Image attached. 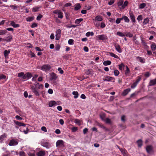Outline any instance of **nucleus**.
<instances>
[{"mask_svg":"<svg viewBox=\"0 0 156 156\" xmlns=\"http://www.w3.org/2000/svg\"><path fill=\"white\" fill-rule=\"evenodd\" d=\"M41 144L42 146L47 149H49L51 147V144L47 141L43 140L41 142Z\"/></svg>","mask_w":156,"mask_h":156,"instance_id":"obj_1","label":"nucleus"},{"mask_svg":"<svg viewBox=\"0 0 156 156\" xmlns=\"http://www.w3.org/2000/svg\"><path fill=\"white\" fill-rule=\"evenodd\" d=\"M51 68V66L50 65L45 64L41 67V69L43 71L47 72Z\"/></svg>","mask_w":156,"mask_h":156,"instance_id":"obj_2","label":"nucleus"},{"mask_svg":"<svg viewBox=\"0 0 156 156\" xmlns=\"http://www.w3.org/2000/svg\"><path fill=\"white\" fill-rule=\"evenodd\" d=\"M53 13L58 16V17L60 19H62L63 17V13L60 10H55Z\"/></svg>","mask_w":156,"mask_h":156,"instance_id":"obj_3","label":"nucleus"},{"mask_svg":"<svg viewBox=\"0 0 156 156\" xmlns=\"http://www.w3.org/2000/svg\"><path fill=\"white\" fill-rule=\"evenodd\" d=\"M61 30L60 29H58L55 34V39L57 40L59 39L61 37Z\"/></svg>","mask_w":156,"mask_h":156,"instance_id":"obj_4","label":"nucleus"},{"mask_svg":"<svg viewBox=\"0 0 156 156\" xmlns=\"http://www.w3.org/2000/svg\"><path fill=\"white\" fill-rule=\"evenodd\" d=\"M114 79V78L112 77L105 76L104 77L103 80L105 81H111Z\"/></svg>","mask_w":156,"mask_h":156,"instance_id":"obj_5","label":"nucleus"},{"mask_svg":"<svg viewBox=\"0 0 156 156\" xmlns=\"http://www.w3.org/2000/svg\"><path fill=\"white\" fill-rule=\"evenodd\" d=\"M64 142L61 140H58L56 142V146L57 147H62L64 145Z\"/></svg>","mask_w":156,"mask_h":156,"instance_id":"obj_6","label":"nucleus"},{"mask_svg":"<svg viewBox=\"0 0 156 156\" xmlns=\"http://www.w3.org/2000/svg\"><path fill=\"white\" fill-rule=\"evenodd\" d=\"M18 144V142L16 140L12 139L10 140L9 145L10 146H14L17 145Z\"/></svg>","mask_w":156,"mask_h":156,"instance_id":"obj_7","label":"nucleus"},{"mask_svg":"<svg viewBox=\"0 0 156 156\" xmlns=\"http://www.w3.org/2000/svg\"><path fill=\"white\" fill-rule=\"evenodd\" d=\"M31 89L32 90V92L34 94L37 96H39L40 95L38 91L37 90V89L34 87V86H32L31 87Z\"/></svg>","mask_w":156,"mask_h":156,"instance_id":"obj_8","label":"nucleus"},{"mask_svg":"<svg viewBox=\"0 0 156 156\" xmlns=\"http://www.w3.org/2000/svg\"><path fill=\"white\" fill-rule=\"evenodd\" d=\"M129 15L131 19V20L132 21L133 23H135L136 22L135 19V17L133 15V12L131 11H129Z\"/></svg>","mask_w":156,"mask_h":156,"instance_id":"obj_9","label":"nucleus"},{"mask_svg":"<svg viewBox=\"0 0 156 156\" xmlns=\"http://www.w3.org/2000/svg\"><path fill=\"white\" fill-rule=\"evenodd\" d=\"M98 37L99 40H105L107 39V37L106 35L101 34L98 36Z\"/></svg>","mask_w":156,"mask_h":156,"instance_id":"obj_10","label":"nucleus"},{"mask_svg":"<svg viewBox=\"0 0 156 156\" xmlns=\"http://www.w3.org/2000/svg\"><path fill=\"white\" fill-rule=\"evenodd\" d=\"M18 76L19 77H21L22 79L26 80L25 74H24L23 72H21L19 73L18 74Z\"/></svg>","mask_w":156,"mask_h":156,"instance_id":"obj_11","label":"nucleus"},{"mask_svg":"<svg viewBox=\"0 0 156 156\" xmlns=\"http://www.w3.org/2000/svg\"><path fill=\"white\" fill-rule=\"evenodd\" d=\"M102 17L99 15L97 16L95 18L93 19V20L95 22H97V21H102Z\"/></svg>","mask_w":156,"mask_h":156,"instance_id":"obj_12","label":"nucleus"},{"mask_svg":"<svg viewBox=\"0 0 156 156\" xmlns=\"http://www.w3.org/2000/svg\"><path fill=\"white\" fill-rule=\"evenodd\" d=\"M57 102L54 101H50L48 103V105L50 107H52L53 106H55L57 105H58Z\"/></svg>","mask_w":156,"mask_h":156,"instance_id":"obj_13","label":"nucleus"},{"mask_svg":"<svg viewBox=\"0 0 156 156\" xmlns=\"http://www.w3.org/2000/svg\"><path fill=\"white\" fill-rule=\"evenodd\" d=\"M146 150L147 152L149 153H151L153 152V148L152 146L149 145L147 147Z\"/></svg>","mask_w":156,"mask_h":156,"instance_id":"obj_14","label":"nucleus"},{"mask_svg":"<svg viewBox=\"0 0 156 156\" xmlns=\"http://www.w3.org/2000/svg\"><path fill=\"white\" fill-rule=\"evenodd\" d=\"M118 147L120 151L123 154L124 156H127V151L125 149H120L118 146H117Z\"/></svg>","mask_w":156,"mask_h":156,"instance_id":"obj_15","label":"nucleus"},{"mask_svg":"<svg viewBox=\"0 0 156 156\" xmlns=\"http://www.w3.org/2000/svg\"><path fill=\"white\" fill-rule=\"evenodd\" d=\"M13 121L18 126H25L26 124L20 122H19L16 121L15 120H14Z\"/></svg>","mask_w":156,"mask_h":156,"instance_id":"obj_16","label":"nucleus"},{"mask_svg":"<svg viewBox=\"0 0 156 156\" xmlns=\"http://www.w3.org/2000/svg\"><path fill=\"white\" fill-rule=\"evenodd\" d=\"M115 48L117 51L118 52L120 53L122 52V50L121 48L119 45H115Z\"/></svg>","mask_w":156,"mask_h":156,"instance_id":"obj_17","label":"nucleus"},{"mask_svg":"<svg viewBox=\"0 0 156 156\" xmlns=\"http://www.w3.org/2000/svg\"><path fill=\"white\" fill-rule=\"evenodd\" d=\"M45 151H40L37 154L38 156H44L45 154Z\"/></svg>","mask_w":156,"mask_h":156,"instance_id":"obj_18","label":"nucleus"},{"mask_svg":"<svg viewBox=\"0 0 156 156\" xmlns=\"http://www.w3.org/2000/svg\"><path fill=\"white\" fill-rule=\"evenodd\" d=\"M128 4V2L127 1H125L120 6V7H119V8L121 9H125L126 6Z\"/></svg>","mask_w":156,"mask_h":156,"instance_id":"obj_19","label":"nucleus"},{"mask_svg":"<svg viewBox=\"0 0 156 156\" xmlns=\"http://www.w3.org/2000/svg\"><path fill=\"white\" fill-rule=\"evenodd\" d=\"M136 59L137 61L142 63H144L145 62V60L144 58L142 57L138 56L136 57Z\"/></svg>","mask_w":156,"mask_h":156,"instance_id":"obj_20","label":"nucleus"},{"mask_svg":"<svg viewBox=\"0 0 156 156\" xmlns=\"http://www.w3.org/2000/svg\"><path fill=\"white\" fill-rule=\"evenodd\" d=\"M10 25L14 28H17L19 27L20 25L19 24H16L15 22L13 21H10Z\"/></svg>","mask_w":156,"mask_h":156,"instance_id":"obj_21","label":"nucleus"},{"mask_svg":"<svg viewBox=\"0 0 156 156\" xmlns=\"http://www.w3.org/2000/svg\"><path fill=\"white\" fill-rule=\"evenodd\" d=\"M10 51L9 50H5L4 51V55L5 58H8V55L10 53Z\"/></svg>","mask_w":156,"mask_h":156,"instance_id":"obj_22","label":"nucleus"},{"mask_svg":"<svg viewBox=\"0 0 156 156\" xmlns=\"http://www.w3.org/2000/svg\"><path fill=\"white\" fill-rule=\"evenodd\" d=\"M130 91V89L129 88L127 89L124 90L122 93L123 96H125L127 95L129 92Z\"/></svg>","mask_w":156,"mask_h":156,"instance_id":"obj_23","label":"nucleus"},{"mask_svg":"<svg viewBox=\"0 0 156 156\" xmlns=\"http://www.w3.org/2000/svg\"><path fill=\"white\" fill-rule=\"evenodd\" d=\"M25 76L26 77V80L30 78L32 76V75L31 73L29 72L26 73L25 74Z\"/></svg>","mask_w":156,"mask_h":156,"instance_id":"obj_24","label":"nucleus"},{"mask_svg":"<svg viewBox=\"0 0 156 156\" xmlns=\"http://www.w3.org/2000/svg\"><path fill=\"white\" fill-rule=\"evenodd\" d=\"M126 70L125 71V74L127 76H129V74L130 73V71L128 67L127 66H126Z\"/></svg>","mask_w":156,"mask_h":156,"instance_id":"obj_25","label":"nucleus"},{"mask_svg":"<svg viewBox=\"0 0 156 156\" xmlns=\"http://www.w3.org/2000/svg\"><path fill=\"white\" fill-rule=\"evenodd\" d=\"M57 78V76L55 73H51V79L52 80H56Z\"/></svg>","mask_w":156,"mask_h":156,"instance_id":"obj_26","label":"nucleus"},{"mask_svg":"<svg viewBox=\"0 0 156 156\" xmlns=\"http://www.w3.org/2000/svg\"><path fill=\"white\" fill-rule=\"evenodd\" d=\"M122 20H123L126 23H129V18L126 16H123L122 18H121Z\"/></svg>","mask_w":156,"mask_h":156,"instance_id":"obj_27","label":"nucleus"},{"mask_svg":"<svg viewBox=\"0 0 156 156\" xmlns=\"http://www.w3.org/2000/svg\"><path fill=\"white\" fill-rule=\"evenodd\" d=\"M149 19L148 17L144 19L143 23V25H145L149 23Z\"/></svg>","mask_w":156,"mask_h":156,"instance_id":"obj_28","label":"nucleus"},{"mask_svg":"<svg viewBox=\"0 0 156 156\" xmlns=\"http://www.w3.org/2000/svg\"><path fill=\"white\" fill-rule=\"evenodd\" d=\"M156 84V78L155 79L151 80L150 83V86H152Z\"/></svg>","mask_w":156,"mask_h":156,"instance_id":"obj_29","label":"nucleus"},{"mask_svg":"<svg viewBox=\"0 0 156 156\" xmlns=\"http://www.w3.org/2000/svg\"><path fill=\"white\" fill-rule=\"evenodd\" d=\"M111 63V62L108 60L105 61L103 63V64L105 66H106L107 65H110Z\"/></svg>","mask_w":156,"mask_h":156,"instance_id":"obj_30","label":"nucleus"},{"mask_svg":"<svg viewBox=\"0 0 156 156\" xmlns=\"http://www.w3.org/2000/svg\"><path fill=\"white\" fill-rule=\"evenodd\" d=\"M109 55L112 57H113L116 58H119V57L116 55L114 54L113 53L109 52Z\"/></svg>","mask_w":156,"mask_h":156,"instance_id":"obj_31","label":"nucleus"},{"mask_svg":"<svg viewBox=\"0 0 156 156\" xmlns=\"http://www.w3.org/2000/svg\"><path fill=\"white\" fill-rule=\"evenodd\" d=\"M83 19L82 18H80L78 19H77L75 21V23L76 24H79L83 20Z\"/></svg>","mask_w":156,"mask_h":156,"instance_id":"obj_32","label":"nucleus"},{"mask_svg":"<svg viewBox=\"0 0 156 156\" xmlns=\"http://www.w3.org/2000/svg\"><path fill=\"white\" fill-rule=\"evenodd\" d=\"M151 48L152 50L153 51H154L156 50V45L155 43H153L151 45Z\"/></svg>","mask_w":156,"mask_h":156,"instance_id":"obj_33","label":"nucleus"},{"mask_svg":"<svg viewBox=\"0 0 156 156\" xmlns=\"http://www.w3.org/2000/svg\"><path fill=\"white\" fill-rule=\"evenodd\" d=\"M7 31L6 30H0V35H3L6 34Z\"/></svg>","mask_w":156,"mask_h":156,"instance_id":"obj_34","label":"nucleus"},{"mask_svg":"<svg viewBox=\"0 0 156 156\" xmlns=\"http://www.w3.org/2000/svg\"><path fill=\"white\" fill-rule=\"evenodd\" d=\"M73 94L74 95V97L75 98H77L79 95L77 91H73Z\"/></svg>","mask_w":156,"mask_h":156,"instance_id":"obj_35","label":"nucleus"},{"mask_svg":"<svg viewBox=\"0 0 156 156\" xmlns=\"http://www.w3.org/2000/svg\"><path fill=\"white\" fill-rule=\"evenodd\" d=\"M119 69L121 70H122L124 69L125 65L123 63H122L119 65Z\"/></svg>","mask_w":156,"mask_h":156,"instance_id":"obj_36","label":"nucleus"},{"mask_svg":"<svg viewBox=\"0 0 156 156\" xmlns=\"http://www.w3.org/2000/svg\"><path fill=\"white\" fill-rule=\"evenodd\" d=\"M41 6H38L34 7L32 9V11L34 12H37L38 11L39 9L41 8Z\"/></svg>","mask_w":156,"mask_h":156,"instance_id":"obj_37","label":"nucleus"},{"mask_svg":"<svg viewBox=\"0 0 156 156\" xmlns=\"http://www.w3.org/2000/svg\"><path fill=\"white\" fill-rule=\"evenodd\" d=\"M43 87V85L42 84H37L36 85V88L37 89H42Z\"/></svg>","mask_w":156,"mask_h":156,"instance_id":"obj_38","label":"nucleus"},{"mask_svg":"<svg viewBox=\"0 0 156 156\" xmlns=\"http://www.w3.org/2000/svg\"><path fill=\"white\" fill-rule=\"evenodd\" d=\"M34 19V17H29L26 18V20L27 22H30L33 20Z\"/></svg>","mask_w":156,"mask_h":156,"instance_id":"obj_39","label":"nucleus"},{"mask_svg":"<svg viewBox=\"0 0 156 156\" xmlns=\"http://www.w3.org/2000/svg\"><path fill=\"white\" fill-rule=\"evenodd\" d=\"M116 34L119 36L122 37H124L125 36V34H124L120 31L117 32Z\"/></svg>","mask_w":156,"mask_h":156,"instance_id":"obj_40","label":"nucleus"},{"mask_svg":"<svg viewBox=\"0 0 156 156\" xmlns=\"http://www.w3.org/2000/svg\"><path fill=\"white\" fill-rule=\"evenodd\" d=\"M74 41L72 39H70L68 40V43L70 45H73L74 44Z\"/></svg>","mask_w":156,"mask_h":156,"instance_id":"obj_41","label":"nucleus"},{"mask_svg":"<svg viewBox=\"0 0 156 156\" xmlns=\"http://www.w3.org/2000/svg\"><path fill=\"white\" fill-rule=\"evenodd\" d=\"M137 144L139 147H140L142 144V141L141 140H138L137 141Z\"/></svg>","mask_w":156,"mask_h":156,"instance_id":"obj_42","label":"nucleus"},{"mask_svg":"<svg viewBox=\"0 0 156 156\" xmlns=\"http://www.w3.org/2000/svg\"><path fill=\"white\" fill-rule=\"evenodd\" d=\"M75 123L77 124L79 126L81 125V121L80 120L78 119H76L74 121Z\"/></svg>","mask_w":156,"mask_h":156,"instance_id":"obj_43","label":"nucleus"},{"mask_svg":"<svg viewBox=\"0 0 156 156\" xmlns=\"http://www.w3.org/2000/svg\"><path fill=\"white\" fill-rule=\"evenodd\" d=\"M81 8V6L80 4H77L76 5L75 7V10H77L80 9Z\"/></svg>","mask_w":156,"mask_h":156,"instance_id":"obj_44","label":"nucleus"},{"mask_svg":"<svg viewBox=\"0 0 156 156\" xmlns=\"http://www.w3.org/2000/svg\"><path fill=\"white\" fill-rule=\"evenodd\" d=\"M26 130H23V131H22L21 130H20V131L22 132H23L25 134H27L29 132V129L27 127H26Z\"/></svg>","mask_w":156,"mask_h":156,"instance_id":"obj_45","label":"nucleus"},{"mask_svg":"<svg viewBox=\"0 0 156 156\" xmlns=\"http://www.w3.org/2000/svg\"><path fill=\"white\" fill-rule=\"evenodd\" d=\"M114 73L115 76H118L119 74V72L117 69L115 70Z\"/></svg>","mask_w":156,"mask_h":156,"instance_id":"obj_46","label":"nucleus"},{"mask_svg":"<svg viewBox=\"0 0 156 156\" xmlns=\"http://www.w3.org/2000/svg\"><path fill=\"white\" fill-rule=\"evenodd\" d=\"M94 35V33L93 32H88L86 34V36H87V37H89L90 35H91V36H93Z\"/></svg>","mask_w":156,"mask_h":156,"instance_id":"obj_47","label":"nucleus"},{"mask_svg":"<svg viewBox=\"0 0 156 156\" xmlns=\"http://www.w3.org/2000/svg\"><path fill=\"white\" fill-rule=\"evenodd\" d=\"M6 76L5 75L2 74H0V81L2 79H5L6 78Z\"/></svg>","mask_w":156,"mask_h":156,"instance_id":"obj_48","label":"nucleus"},{"mask_svg":"<svg viewBox=\"0 0 156 156\" xmlns=\"http://www.w3.org/2000/svg\"><path fill=\"white\" fill-rule=\"evenodd\" d=\"M105 122L107 123L110 124L111 123V121L110 119L108 118H107L105 119L104 121Z\"/></svg>","mask_w":156,"mask_h":156,"instance_id":"obj_49","label":"nucleus"},{"mask_svg":"<svg viewBox=\"0 0 156 156\" xmlns=\"http://www.w3.org/2000/svg\"><path fill=\"white\" fill-rule=\"evenodd\" d=\"M123 2L122 0H120L119 1L118 3V5L119 7H120V6H121L122 5V4H123Z\"/></svg>","mask_w":156,"mask_h":156,"instance_id":"obj_50","label":"nucleus"},{"mask_svg":"<svg viewBox=\"0 0 156 156\" xmlns=\"http://www.w3.org/2000/svg\"><path fill=\"white\" fill-rule=\"evenodd\" d=\"M121 20H122L121 18H117L115 22L117 24H119L120 23Z\"/></svg>","mask_w":156,"mask_h":156,"instance_id":"obj_51","label":"nucleus"},{"mask_svg":"<svg viewBox=\"0 0 156 156\" xmlns=\"http://www.w3.org/2000/svg\"><path fill=\"white\" fill-rule=\"evenodd\" d=\"M145 6L146 5L145 3H142L140 4L139 8L140 9H143Z\"/></svg>","mask_w":156,"mask_h":156,"instance_id":"obj_52","label":"nucleus"},{"mask_svg":"<svg viewBox=\"0 0 156 156\" xmlns=\"http://www.w3.org/2000/svg\"><path fill=\"white\" fill-rule=\"evenodd\" d=\"M6 136L4 134L0 136V140L2 141L6 137Z\"/></svg>","mask_w":156,"mask_h":156,"instance_id":"obj_53","label":"nucleus"},{"mask_svg":"<svg viewBox=\"0 0 156 156\" xmlns=\"http://www.w3.org/2000/svg\"><path fill=\"white\" fill-rule=\"evenodd\" d=\"M58 70L59 71V73H60L61 74H62L64 73L62 69V68L60 67H59L58 69Z\"/></svg>","mask_w":156,"mask_h":156,"instance_id":"obj_54","label":"nucleus"},{"mask_svg":"<svg viewBox=\"0 0 156 156\" xmlns=\"http://www.w3.org/2000/svg\"><path fill=\"white\" fill-rule=\"evenodd\" d=\"M142 20V16L141 15H139L137 18V20L138 21H141Z\"/></svg>","mask_w":156,"mask_h":156,"instance_id":"obj_55","label":"nucleus"},{"mask_svg":"<svg viewBox=\"0 0 156 156\" xmlns=\"http://www.w3.org/2000/svg\"><path fill=\"white\" fill-rule=\"evenodd\" d=\"M78 129V128L77 127H73L71 128V130L72 132H75Z\"/></svg>","mask_w":156,"mask_h":156,"instance_id":"obj_56","label":"nucleus"},{"mask_svg":"<svg viewBox=\"0 0 156 156\" xmlns=\"http://www.w3.org/2000/svg\"><path fill=\"white\" fill-rule=\"evenodd\" d=\"M126 36L129 37H131L133 36V34L130 33H128L126 34Z\"/></svg>","mask_w":156,"mask_h":156,"instance_id":"obj_57","label":"nucleus"},{"mask_svg":"<svg viewBox=\"0 0 156 156\" xmlns=\"http://www.w3.org/2000/svg\"><path fill=\"white\" fill-rule=\"evenodd\" d=\"M42 17V16L41 14H39V15L38 16H37L36 19L37 20H40L41 18Z\"/></svg>","mask_w":156,"mask_h":156,"instance_id":"obj_58","label":"nucleus"},{"mask_svg":"<svg viewBox=\"0 0 156 156\" xmlns=\"http://www.w3.org/2000/svg\"><path fill=\"white\" fill-rule=\"evenodd\" d=\"M60 47L59 45H57L56 46L55 48V50L56 51H58L60 48Z\"/></svg>","mask_w":156,"mask_h":156,"instance_id":"obj_59","label":"nucleus"},{"mask_svg":"<svg viewBox=\"0 0 156 156\" xmlns=\"http://www.w3.org/2000/svg\"><path fill=\"white\" fill-rule=\"evenodd\" d=\"M10 7L13 9H17V7L15 5H11Z\"/></svg>","mask_w":156,"mask_h":156,"instance_id":"obj_60","label":"nucleus"},{"mask_svg":"<svg viewBox=\"0 0 156 156\" xmlns=\"http://www.w3.org/2000/svg\"><path fill=\"white\" fill-rule=\"evenodd\" d=\"M38 75H37L36 74L34 75V76H33V77L32 78V80L33 81H35L36 80V79L37 77H38Z\"/></svg>","mask_w":156,"mask_h":156,"instance_id":"obj_61","label":"nucleus"},{"mask_svg":"<svg viewBox=\"0 0 156 156\" xmlns=\"http://www.w3.org/2000/svg\"><path fill=\"white\" fill-rule=\"evenodd\" d=\"M15 118L16 119L18 120H22L23 119V118L20 117L18 115H17L16 116Z\"/></svg>","mask_w":156,"mask_h":156,"instance_id":"obj_62","label":"nucleus"},{"mask_svg":"<svg viewBox=\"0 0 156 156\" xmlns=\"http://www.w3.org/2000/svg\"><path fill=\"white\" fill-rule=\"evenodd\" d=\"M20 156H26L25 153L23 151H21L19 153Z\"/></svg>","mask_w":156,"mask_h":156,"instance_id":"obj_63","label":"nucleus"},{"mask_svg":"<svg viewBox=\"0 0 156 156\" xmlns=\"http://www.w3.org/2000/svg\"><path fill=\"white\" fill-rule=\"evenodd\" d=\"M94 23L95 26L97 28H98L100 26V24L98 23L97 22H94Z\"/></svg>","mask_w":156,"mask_h":156,"instance_id":"obj_64","label":"nucleus"}]
</instances>
